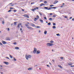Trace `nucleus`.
I'll return each instance as SVG.
<instances>
[{"label":"nucleus","mask_w":74,"mask_h":74,"mask_svg":"<svg viewBox=\"0 0 74 74\" xmlns=\"http://www.w3.org/2000/svg\"><path fill=\"white\" fill-rule=\"evenodd\" d=\"M25 26H26L27 28H28V29H30V30H33L34 29L32 27L29 26V25L27 24H25Z\"/></svg>","instance_id":"obj_1"},{"label":"nucleus","mask_w":74,"mask_h":74,"mask_svg":"<svg viewBox=\"0 0 74 74\" xmlns=\"http://www.w3.org/2000/svg\"><path fill=\"white\" fill-rule=\"evenodd\" d=\"M44 8H45V9H46L47 10H51V9H52V8H55V9L56 8L55 7H53L49 8H48V7H45Z\"/></svg>","instance_id":"obj_2"},{"label":"nucleus","mask_w":74,"mask_h":74,"mask_svg":"<svg viewBox=\"0 0 74 74\" xmlns=\"http://www.w3.org/2000/svg\"><path fill=\"white\" fill-rule=\"evenodd\" d=\"M32 57V56H31L30 55H26L25 56V58L26 59H27V60H28V59H29V58H31Z\"/></svg>","instance_id":"obj_3"},{"label":"nucleus","mask_w":74,"mask_h":74,"mask_svg":"<svg viewBox=\"0 0 74 74\" xmlns=\"http://www.w3.org/2000/svg\"><path fill=\"white\" fill-rule=\"evenodd\" d=\"M47 47H51V46H52V45H53V44L47 43Z\"/></svg>","instance_id":"obj_4"},{"label":"nucleus","mask_w":74,"mask_h":74,"mask_svg":"<svg viewBox=\"0 0 74 74\" xmlns=\"http://www.w3.org/2000/svg\"><path fill=\"white\" fill-rule=\"evenodd\" d=\"M39 19V16H38V15H37L36 16V18H35L34 19V21H36L37 20H38Z\"/></svg>","instance_id":"obj_5"},{"label":"nucleus","mask_w":74,"mask_h":74,"mask_svg":"<svg viewBox=\"0 0 74 74\" xmlns=\"http://www.w3.org/2000/svg\"><path fill=\"white\" fill-rule=\"evenodd\" d=\"M36 52H37V49H36V48H34V50L33 51V53H36Z\"/></svg>","instance_id":"obj_6"},{"label":"nucleus","mask_w":74,"mask_h":74,"mask_svg":"<svg viewBox=\"0 0 74 74\" xmlns=\"http://www.w3.org/2000/svg\"><path fill=\"white\" fill-rule=\"evenodd\" d=\"M23 16H24V17H27V18H29V16L26 14H24V15Z\"/></svg>","instance_id":"obj_7"},{"label":"nucleus","mask_w":74,"mask_h":74,"mask_svg":"<svg viewBox=\"0 0 74 74\" xmlns=\"http://www.w3.org/2000/svg\"><path fill=\"white\" fill-rule=\"evenodd\" d=\"M22 25V24H21V23H18V28H19V27H20V25Z\"/></svg>","instance_id":"obj_8"},{"label":"nucleus","mask_w":74,"mask_h":74,"mask_svg":"<svg viewBox=\"0 0 74 74\" xmlns=\"http://www.w3.org/2000/svg\"><path fill=\"white\" fill-rule=\"evenodd\" d=\"M2 43L3 44H7V42H5V41H4L3 40L2 41Z\"/></svg>","instance_id":"obj_9"},{"label":"nucleus","mask_w":74,"mask_h":74,"mask_svg":"<svg viewBox=\"0 0 74 74\" xmlns=\"http://www.w3.org/2000/svg\"><path fill=\"white\" fill-rule=\"evenodd\" d=\"M42 5H45V4L44 3H41L40 5V7H42Z\"/></svg>","instance_id":"obj_10"},{"label":"nucleus","mask_w":74,"mask_h":74,"mask_svg":"<svg viewBox=\"0 0 74 74\" xmlns=\"http://www.w3.org/2000/svg\"><path fill=\"white\" fill-rule=\"evenodd\" d=\"M31 25L32 26H33L34 27L35 26V25L33 23H31Z\"/></svg>","instance_id":"obj_11"},{"label":"nucleus","mask_w":74,"mask_h":74,"mask_svg":"<svg viewBox=\"0 0 74 74\" xmlns=\"http://www.w3.org/2000/svg\"><path fill=\"white\" fill-rule=\"evenodd\" d=\"M40 53V51H38L36 52V54H38V53Z\"/></svg>","instance_id":"obj_12"},{"label":"nucleus","mask_w":74,"mask_h":74,"mask_svg":"<svg viewBox=\"0 0 74 74\" xmlns=\"http://www.w3.org/2000/svg\"><path fill=\"white\" fill-rule=\"evenodd\" d=\"M58 67H60V68H61V69H62V68H63L62 66H61V65H58Z\"/></svg>","instance_id":"obj_13"},{"label":"nucleus","mask_w":74,"mask_h":74,"mask_svg":"<svg viewBox=\"0 0 74 74\" xmlns=\"http://www.w3.org/2000/svg\"><path fill=\"white\" fill-rule=\"evenodd\" d=\"M15 49H19V48L18 47H15Z\"/></svg>","instance_id":"obj_14"},{"label":"nucleus","mask_w":74,"mask_h":74,"mask_svg":"<svg viewBox=\"0 0 74 74\" xmlns=\"http://www.w3.org/2000/svg\"><path fill=\"white\" fill-rule=\"evenodd\" d=\"M6 40H8V41H10V38H6Z\"/></svg>","instance_id":"obj_15"},{"label":"nucleus","mask_w":74,"mask_h":74,"mask_svg":"<svg viewBox=\"0 0 74 74\" xmlns=\"http://www.w3.org/2000/svg\"><path fill=\"white\" fill-rule=\"evenodd\" d=\"M32 68H29L28 69V70H32Z\"/></svg>","instance_id":"obj_16"},{"label":"nucleus","mask_w":74,"mask_h":74,"mask_svg":"<svg viewBox=\"0 0 74 74\" xmlns=\"http://www.w3.org/2000/svg\"><path fill=\"white\" fill-rule=\"evenodd\" d=\"M58 1H56L54 2V4H56V3H58Z\"/></svg>","instance_id":"obj_17"},{"label":"nucleus","mask_w":74,"mask_h":74,"mask_svg":"<svg viewBox=\"0 0 74 74\" xmlns=\"http://www.w3.org/2000/svg\"><path fill=\"white\" fill-rule=\"evenodd\" d=\"M47 33V31H45L44 32V33L45 34H46Z\"/></svg>","instance_id":"obj_18"},{"label":"nucleus","mask_w":74,"mask_h":74,"mask_svg":"<svg viewBox=\"0 0 74 74\" xmlns=\"http://www.w3.org/2000/svg\"><path fill=\"white\" fill-rule=\"evenodd\" d=\"M36 9H37V10H38V8L36 7V8H34V10H36Z\"/></svg>","instance_id":"obj_19"},{"label":"nucleus","mask_w":74,"mask_h":74,"mask_svg":"<svg viewBox=\"0 0 74 74\" xmlns=\"http://www.w3.org/2000/svg\"><path fill=\"white\" fill-rule=\"evenodd\" d=\"M16 23H17V22H14V25H15V26H16Z\"/></svg>","instance_id":"obj_20"},{"label":"nucleus","mask_w":74,"mask_h":74,"mask_svg":"<svg viewBox=\"0 0 74 74\" xmlns=\"http://www.w3.org/2000/svg\"><path fill=\"white\" fill-rule=\"evenodd\" d=\"M40 21L41 22V23H43V20L40 19Z\"/></svg>","instance_id":"obj_21"},{"label":"nucleus","mask_w":74,"mask_h":74,"mask_svg":"<svg viewBox=\"0 0 74 74\" xmlns=\"http://www.w3.org/2000/svg\"><path fill=\"white\" fill-rule=\"evenodd\" d=\"M68 64L69 65V66H71V65H72V64L71 63H69Z\"/></svg>","instance_id":"obj_22"},{"label":"nucleus","mask_w":74,"mask_h":74,"mask_svg":"<svg viewBox=\"0 0 74 74\" xmlns=\"http://www.w3.org/2000/svg\"><path fill=\"white\" fill-rule=\"evenodd\" d=\"M13 44H14V45H16V42H13Z\"/></svg>","instance_id":"obj_23"},{"label":"nucleus","mask_w":74,"mask_h":74,"mask_svg":"<svg viewBox=\"0 0 74 74\" xmlns=\"http://www.w3.org/2000/svg\"><path fill=\"white\" fill-rule=\"evenodd\" d=\"M56 35H57V36H60V34H56Z\"/></svg>","instance_id":"obj_24"},{"label":"nucleus","mask_w":74,"mask_h":74,"mask_svg":"<svg viewBox=\"0 0 74 74\" xmlns=\"http://www.w3.org/2000/svg\"><path fill=\"white\" fill-rule=\"evenodd\" d=\"M6 29H7V30H8V31H10V29L9 28H7Z\"/></svg>","instance_id":"obj_25"},{"label":"nucleus","mask_w":74,"mask_h":74,"mask_svg":"<svg viewBox=\"0 0 74 74\" xmlns=\"http://www.w3.org/2000/svg\"><path fill=\"white\" fill-rule=\"evenodd\" d=\"M36 28H40V27L39 26H36Z\"/></svg>","instance_id":"obj_26"},{"label":"nucleus","mask_w":74,"mask_h":74,"mask_svg":"<svg viewBox=\"0 0 74 74\" xmlns=\"http://www.w3.org/2000/svg\"><path fill=\"white\" fill-rule=\"evenodd\" d=\"M50 42H51V43H53V42H54L52 40H51L50 41Z\"/></svg>","instance_id":"obj_27"},{"label":"nucleus","mask_w":74,"mask_h":74,"mask_svg":"<svg viewBox=\"0 0 74 74\" xmlns=\"http://www.w3.org/2000/svg\"><path fill=\"white\" fill-rule=\"evenodd\" d=\"M39 14L40 15V16H42V14L41 13L39 12Z\"/></svg>","instance_id":"obj_28"},{"label":"nucleus","mask_w":74,"mask_h":74,"mask_svg":"<svg viewBox=\"0 0 74 74\" xmlns=\"http://www.w3.org/2000/svg\"><path fill=\"white\" fill-rule=\"evenodd\" d=\"M49 20L50 21H52V18H50L49 19Z\"/></svg>","instance_id":"obj_29"},{"label":"nucleus","mask_w":74,"mask_h":74,"mask_svg":"<svg viewBox=\"0 0 74 74\" xmlns=\"http://www.w3.org/2000/svg\"><path fill=\"white\" fill-rule=\"evenodd\" d=\"M44 3H45V4H47V1H44Z\"/></svg>","instance_id":"obj_30"},{"label":"nucleus","mask_w":74,"mask_h":74,"mask_svg":"<svg viewBox=\"0 0 74 74\" xmlns=\"http://www.w3.org/2000/svg\"><path fill=\"white\" fill-rule=\"evenodd\" d=\"M2 23H3V24H4V21H2Z\"/></svg>","instance_id":"obj_31"},{"label":"nucleus","mask_w":74,"mask_h":74,"mask_svg":"<svg viewBox=\"0 0 74 74\" xmlns=\"http://www.w3.org/2000/svg\"><path fill=\"white\" fill-rule=\"evenodd\" d=\"M53 29H56V27H55V26H53Z\"/></svg>","instance_id":"obj_32"},{"label":"nucleus","mask_w":74,"mask_h":74,"mask_svg":"<svg viewBox=\"0 0 74 74\" xmlns=\"http://www.w3.org/2000/svg\"><path fill=\"white\" fill-rule=\"evenodd\" d=\"M32 11H33V12H34V11H35L34 10V9H32Z\"/></svg>","instance_id":"obj_33"},{"label":"nucleus","mask_w":74,"mask_h":74,"mask_svg":"<svg viewBox=\"0 0 74 74\" xmlns=\"http://www.w3.org/2000/svg\"><path fill=\"white\" fill-rule=\"evenodd\" d=\"M53 26H55V25H56V24H55V23H53Z\"/></svg>","instance_id":"obj_34"},{"label":"nucleus","mask_w":74,"mask_h":74,"mask_svg":"<svg viewBox=\"0 0 74 74\" xmlns=\"http://www.w3.org/2000/svg\"><path fill=\"white\" fill-rule=\"evenodd\" d=\"M50 7H53V6H54V5H50Z\"/></svg>","instance_id":"obj_35"},{"label":"nucleus","mask_w":74,"mask_h":74,"mask_svg":"<svg viewBox=\"0 0 74 74\" xmlns=\"http://www.w3.org/2000/svg\"><path fill=\"white\" fill-rule=\"evenodd\" d=\"M14 60V61H16V59L15 58H13Z\"/></svg>","instance_id":"obj_36"},{"label":"nucleus","mask_w":74,"mask_h":74,"mask_svg":"<svg viewBox=\"0 0 74 74\" xmlns=\"http://www.w3.org/2000/svg\"><path fill=\"white\" fill-rule=\"evenodd\" d=\"M10 58H12V56L10 55Z\"/></svg>","instance_id":"obj_37"},{"label":"nucleus","mask_w":74,"mask_h":74,"mask_svg":"<svg viewBox=\"0 0 74 74\" xmlns=\"http://www.w3.org/2000/svg\"><path fill=\"white\" fill-rule=\"evenodd\" d=\"M48 25H51V23L49 22L48 23Z\"/></svg>","instance_id":"obj_38"},{"label":"nucleus","mask_w":74,"mask_h":74,"mask_svg":"<svg viewBox=\"0 0 74 74\" xmlns=\"http://www.w3.org/2000/svg\"><path fill=\"white\" fill-rule=\"evenodd\" d=\"M5 58H7V59H10V58L8 57H6Z\"/></svg>","instance_id":"obj_39"},{"label":"nucleus","mask_w":74,"mask_h":74,"mask_svg":"<svg viewBox=\"0 0 74 74\" xmlns=\"http://www.w3.org/2000/svg\"><path fill=\"white\" fill-rule=\"evenodd\" d=\"M60 59H63V57H60Z\"/></svg>","instance_id":"obj_40"},{"label":"nucleus","mask_w":74,"mask_h":74,"mask_svg":"<svg viewBox=\"0 0 74 74\" xmlns=\"http://www.w3.org/2000/svg\"><path fill=\"white\" fill-rule=\"evenodd\" d=\"M0 45H3V44H2V43L0 42Z\"/></svg>","instance_id":"obj_41"},{"label":"nucleus","mask_w":74,"mask_h":74,"mask_svg":"<svg viewBox=\"0 0 74 74\" xmlns=\"http://www.w3.org/2000/svg\"><path fill=\"white\" fill-rule=\"evenodd\" d=\"M64 17L65 18H67V16H64Z\"/></svg>","instance_id":"obj_42"},{"label":"nucleus","mask_w":74,"mask_h":74,"mask_svg":"<svg viewBox=\"0 0 74 74\" xmlns=\"http://www.w3.org/2000/svg\"><path fill=\"white\" fill-rule=\"evenodd\" d=\"M16 11H17L16 10H14L13 11H14V12H16Z\"/></svg>","instance_id":"obj_43"},{"label":"nucleus","mask_w":74,"mask_h":74,"mask_svg":"<svg viewBox=\"0 0 74 74\" xmlns=\"http://www.w3.org/2000/svg\"><path fill=\"white\" fill-rule=\"evenodd\" d=\"M11 10H9L8 11V12H11Z\"/></svg>","instance_id":"obj_44"},{"label":"nucleus","mask_w":74,"mask_h":74,"mask_svg":"<svg viewBox=\"0 0 74 74\" xmlns=\"http://www.w3.org/2000/svg\"><path fill=\"white\" fill-rule=\"evenodd\" d=\"M44 19H47V17H45L44 18Z\"/></svg>","instance_id":"obj_45"},{"label":"nucleus","mask_w":74,"mask_h":74,"mask_svg":"<svg viewBox=\"0 0 74 74\" xmlns=\"http://www.w3.org/2000/svg\"><path fill=\"white\" fill-rule=\"evenodd\" d=\"M64 5H62L60 7L62 8L63 7Z\"/></svg>","instance_id":"obj_46"},{"label":"nucleus","mask_w":74,"mask_h":74,"mask_svg":"<svg viewBox=\"0 0 74 74\" xmlns=\"http://www.w3.org/2000/svg\"><path fill=\"white\" fill-rule=\"evenodd\" d=\"M69 19H72V17H70V18H69Z\"/></svg>","instance_id":"obj_47"},{"label":"nucleus","mask_w":74,"mask_h":74,"mask_svg":"<svg viewBox=\"0 0 74 74\" xmlns=\"http://www.w3.org/2000/svg\"><path fill=\"white\" fill-rule=\"evenodd\" d=\"M5 64H7V63H8V62H5Z\"/></svg>","instance_id":"obj_48"},{"label":"nucleus","mask_w":74,"mask_h":74,"mask_svg":"<svg viewBox=\"0 0 74 74\" xmlns=\"http://www.w3.org/2000/svg\"><path fill=\"white\" fill-rule=\"evenodd\" d=\"M34 2H33V3H31V4H34Z\"/></svg>","instance_id":"obj_49"},{"label":"nucleus","mask_w":74,"mask_h":74,"mask_svg":"<svg viewBox=\"0 0 74 74\" xmlns=\"http://www.w3.org/2000/svg\"><path fill=\"white\" fill-rule=\"evenodd\" d=\"M56 17V15H53V17Z\"/></svg>","instance_id":"obj_50"},{"label":"nucleus","mask_w":74,"mask_h":74,"mask_svg":"<svg viewBox=\"0 0 74 74\" xmlns=\"http://www.w3.org/2000/svg\"><path fill=\"white\" fill-rule=\"evenodd\" d=\"M71 67H74V65H73V66H71Z\"/></svg>","instance_id":"obj_51"},{"label":"nucleus","mask_w":74,"mask_h":74,"mask_svg":"<svg viewBox=\"0 0 74 74\" xmlns=\"http://www.w3.org/2000/svg\"><path fill=\"white\" fill-rule=\"evenodd\" d=\"M0 67H3V66H2V65H0Z\"/></svg>","instance_id":"obj_52"},{"label":"nucleus","mask_w":74,"mask_h":74,"mask_svg":"<svg viewBox=\"0 0 74 74\" xmlns=\"http://www.w3.org/2000/svg\"><path fill=\"white\" fill-rule=\"evenodd\" d=\"M50 15H52V14L50 13Z\"/></svg>","instance_id":"obj_53"},{"label":"nucleus","mask_w":74,"mask_h":74,"mask_svg":"<svg viewBox=\"0 0 74 74\" xmlns=\"http://www.w3.org/2000/svg\"><path fill=\"white\" fill-rule=\"evenodd\" d=\"M10 10H11V9H13V8H10Z\"/></svg>","instance_id":"obj_54"},{"label":"nucleus","mask_w":74,"mask_h":74,"mask_svg":"<svg viewBox=\"0 0 74 74\" xmlns=\"http://www.w3.org/2000/svg\"><path fill=\"white\" fill-rule=\"evenodd\" d=\"M72 21H74V18H73L72 19Z\"/></svg>","instance_id":"obj_55"},{"label":"nucleus","mask_w":74,"mask_h":74,"mask_svg":"<svg viewBox=\"0 0 74 74\" xmlns=\"http://www.w3.org/2000/svg\"><path fill=\"white\" fill-rule=\"evenodd\" d=\"M47 67H49V65H47Z\"/></svg>","instance_id":"obj_56"},{"label":"nucleus","mask_w":74,"mask_h":74,"mask_svg":"<svg viewBox=\"0 0 74 74\" xmlns=\"http://www.w3.org/2000/svg\"><path fill=\"white\" fill-rule=\"evenodd\" d=\"M53 62H55V60H52Z\"/></svg>","instance_id":"obj_57"},{"label":"nucleus","mask_w":74,"mask_h":74,"mask_svg":"<svg viewBox=\"0 0 74 74\" xmlns=\"http://www.w3.org/2000/svg\"><path fill=\"white\" fill-rule=\"evenodd\" d=\"M39 33L40 32H41V31L39 30Z\"/></svg>","instance_id":"obj_58"},{"label":"nucleus","mask_w":74,"mask_h":74,"mask_svg":"<svg viewBox=\"0 0 74 74\" xmlns=\"http://www.w3.org/2000/svg\"><path fill=\"white\" fill-rule=\"evenodd\" d=\"M27 24H29V22H27Z\"/></svg>","instance_id":"obj_59"},{"label":"nucleus","mask_w":74,"mask_h":74,"mask_svg":"<svg viewBox=\"0 0 74 74\" xmlns=\"http://www.w3.org/2000/svg\"><path fill=\"white\" fill-rule=\"evenodd\" d=\"M22 30V28H20V30Z\"/></svg>","instance_id":"obj_60"},{"label":"nucleus","mask_w":74,"mask_h":74,"mask_svg":"<svg viewBox=\"0 0 74 74\" xmlns=\"http://www.w3.org/2000/svg\"><path fill=\"white\" fill-rule=\"evenodd\" d=\"M40 2L42 1V0H40Z\"/></svg>","instance_id":"obj_61"},{"label":"nucleus","mask_w":74,"mask_h":74,"mask_svg":"<svg viewBox=\"0 0 74 74\" xmlns=\"http://www.w3.org/2000/svg\"><path fill=\"white\" fill-rule=\"evenodd\" d=\"M22 10L23 11H24V10H23V9H22Z\"/></svg>","instance_id":"obj_62"},{"label":"nucleus","mask_w":74,"mask_h":74,"mask_svg":"<svg viewBox=\"0 0 74 74\" xmlns=\"http://www.w3.org/2000/svg\"><path fill=\"white\" fill-rule=\"evenodd\" d=\"M37 65H35V66H36H36H37Z\"/></svg>","instance_id":"obj_63"},{"label":"nucleus","mask_w":74,"mask_h":74,"mask_svg":"<svg viewBox=\"0 0 74 74\" xmlns=\"http://www.w3.org/2000/svg\"><path fill=\"white\" fill-rule=\"evenodd\" d=\"M52 51H53V50H52Z\"/></svg>","instance_id":"obj_64"}]
</instances>
